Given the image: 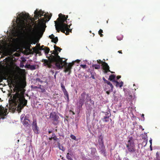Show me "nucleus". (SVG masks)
Masks as SVG:
<instances>
[{"mask_svg": "<svg viewBox=\"0 0 160 160\" xmlns=\"http://www.w3.org/2000/svg\"><path fill=\"white\" fill-rule=\"evenodd\" d=\"M70 138L74 140H76V138L75 136L74 135H73L71 134L70 135Z\"/></svg>", "mask_w": 160, "mask_h": 160, "instance_id": "28", "label": "nucleus"}, {"mask_svg": "<svg viewBox=\"0 0 160 160\" xmlns=\"http://www.w3.org/2000/svg\"><path fill=\"white\" fill-rule=\"evenodd\" d=\"M155 160H160V159H155Z\"/></svg>", "mask_w": 160, "mask_h": 160, "instance_id": "55", "label": "nucleus"}, {"mask_svg": "<svg viewBox=\"0 0 160 160\" xmlns=\"http://www.w3.org/2000/svg\"><path fill=\"white\" fill-rule=\"evenodd\" d=\"M103 32L102 30V29H100L99 31H98V34L99 35H100L101 37H102L103 36V34H102L101 33Z\"/></svg>", "mask_w": 160, "mask_h": 160, "instance_id": "30", "label": "nucleus"}, {"mask_svg": "<svg viewBox=\"0 0 160 160\" xmlns=\"http://www.w3.org/2000/svg\"><path fill=\"white\" fill-rule=\"evenodd\" d=\"M150 147V149H151V150H152V146H151V147Z\"/></svg>", "mask_w": 160, "mask_h": 160, "instance_id": "51", "label": "nucleus"}, {"mask_svg": "<svg viewBox=\"0 0 160 160\" xmlns=\"http://www.w3.org/2000/svg\"><path fill=\"white\" fill-rule=\"evenodd\" d=\"M38 88L41 89V85H40L39 87H38Z\"/></svg>", "mask_w": 160, "mask_h": 160, "instance_id": "49", "label": "nucleus"}, {"mask_svg": "<svg viewBox=\"0 0 160 160\" xmlns=\"http://www.w3.org/2000/svg\"><path fill=\"white\" fill-rule=\"evenodd\" d=\"M95 155H96V149L94 148H92L90 149L86 157L88 158V157H92Z\"/></svg>", "mask_w": 160, "mask_h": 160, "instance_id": "10", "label": "nucleus"}, {"mask_svg": "<svg viewBox=\"0 0 160 160\" xmlns=\"http://www.w3.org/2000/svg\"><path fill=\"white\" fill-rule=\"evenodd\" d=\"M82 159L83 160H99V158L98 156L96 154L92 157H88V158L86 157H83L82 158Z\"/></svg>", "mask_w": 160, "mask_h": 160, "instance_id": "12", "label": "nucleus"}, {"mask_svg": "<svg viewBox=\"0 0 160 160\" xmlns=\"http://www.w3.org/2000/svg\"><path fill=\"white\" fill-rule=\"evenodd\" d=\"M118 52L119 53H122V51H119Z\"/></svg>", "mask_w": 160, "mask_h": 160, "instance_id": "48", "label": "nucleus"}, {"mask_svg": "<svg viewBox=\"0 0 160 160\" xmlns=\"http://www.w3.org/2000/svg\"><path fill=\"white\" fill-rule=\"evenodd\" d=\"M66 157L68 159H71L72 158L70 155L69 153L67 154Z\"/></svg>", "mask_w": 160, "mask_h": 160, "instance_id": "29", "label": "nucleus"}, {"mask_svg": "<svg viewBox=\"0 0 160 160\" xmlns=\"http://www.w3.org/2000/svg\"><path fill=\"white\" fill-rule=\"evenodd\" d=\"M52 139V137L51 138H49V139L50 140H51Z\"/></svg>", "mask_w": 160, "mask_h": 160, "instance_id": "50", "label": "nucleus"}, {"mask_svg": "<svg viewBox=\"0 0 160 160\" xmlns=\"http://www.w3.org/2000/svg\"><path fill=\"white\" fill-rule=\"evenodd\" d=\"M49 38L52 39V41L54 43H56L58 41V38L57 37H55L53 35H49Z\"/></svg>", "mask_w": 160, "mask_h": 160, "instance_id": "17", "label": "nucleus"}, {"mask_svg": "<svg viewBox=\"0 0 160 160\" xmlns=\"http://www.w3.org/2000/svg\"><path fill=\"white\" fill-rule=\"evenodd\" d=\"M107 23H108V21H107Z\"/></svg>", "mask_w": 160, "mask_h": 160, "instance_id": "60", "label": "nucleus"}, {"mask_svg": "<svg viewBox=\"0 0 160 160\" xmlns=\"http://www.w3.org/2000/svg\"><path fill=\"white\" fill-rule=\"evenodd\" d=\"M51 132H51V131H48V132H49V133H51Z\"/></svg>", "mask_w": 160, "mask_h": 160, "instance_id": "54", "label": "nucleus"}, {"mask_svg": "<svg viewBox=\"0 0 160 160\" xmlns=\"http://www.w3.org/2000/svg\"><path fill=\"white\" fill-rule=\"evenodd\" d=\"M122 36H121V37L120 38V39L118 38V37H117V38H118V40H122Z\"/></svg>", "mask_w": 160, "mask_h": 160, "instance_id": "44", "label": "nucleus"}, {"mask_svg": "<svg viewBox=\"0 0 160 160\" xmlns=\"http://www.w3.org/2000/svg\"><path fill=\"white\" fill-rule=\"evenodd\" d=\"M59 148L60 149L62 150V151L64 150V149L62 147L59 146Z\"/></svg>", "mask_w": 160, "mask_h": 160, "instance_id": "40", "label": "nucleus"}, {"mask_svg": "<svg viewBox=\"0 0 160 160\" xmlns=\"http://www.w3.org/2000/svg\"><path fill=\"white\" fill-rule=\"evenodd\" d=\"M45 91V89H43L42 90V92H44Z\"/></svg>", "mask_w": 160, "mask_h": 160, "instance_id": "53", "label": "nucleus"}, {"mask_svg": "<svg viewBox=\"0 0 160 160\" xmlns=\"http://www.w3.org/2000/svg\"><path fill=\"white\" fill-rule=\"evenodd\" d=\"M123 160H128V159L127 158H123Z\"/></svg>", "mask_w": 160, "mask_h": 160, "instance_id": "45", "label": "nucleus"}, {"mask_svg": "<svg viewBox=\"0 0 160 160\" xmlns=\"http://www.w3.org/2000/svg\"><path fill=\"white\" fill-rule=\"evenodd\" d=\"M128 145H134V140L132 137H130L128 138Z\"/></svg>", "mask_w": 160, "mask_h": 160, "instance_id": "18", "label": "nucleus"}, {"mask_svg": "<svg viewBox=\"0 0 160 160\" xmlns=\"http://www.w3.org/2000/svg\"><path fill=\"white\" fill-rule=\"evenodd\" d=\"M117 78V79H119V78H121V76H118Z\"/></svg>", "mask_w": 160, "mask_h": 160, "instance_id": "47", "label": "nucleus"}, {"mask_svg": "<svg viewBox=\"0 0 160 160\" xmlns=\"http://www.w3.org/2000/svg\"><path fill=\"white\" fill-rule=\"evenodd\" d=\"M11 39H12V43H17L18 41V38H12Z\"/></svg>", "mask_w": 160, "mask_h": 160, "instance_id": "25", "label": "nucleus"}, {"mask_svg": "<svg viewBox=\"0 0 160 160\" xmlns=\"http://www.w3.org/2000/svg\"><path fill=\"white\" fill-rule=\"evenodd\" d=\"M111 72L112 73H114V72Z\"/></svg>", "mask_w": 160, "mask_h": 160, "instance_id": "57", "label": "nucleus"}, {"mask_svg": "<svg viewBox=\"0 0 160 160\" xmlns=\"http://www.w3.org/2000/svg\"><path fill=\"white\" fill-rule=\"evenodd\" d=\"M106 82L107 83V84L108 85H109L110 87L111 90L110 91H112L113 86L112 84L110 82H109L107 80H106Z\"/></svg>", "mask_w": 160, "mask_h": 160, "instance_id": "21", "label": "nucleus"}, {"mask_svg": "<svg viewBox=\"0 0 160 160\" xmlns=\"http://www.w3.org/2000/svg\"><path fill=\"white\" fill-rule=\"evenodd\" d=\"M30 68L32 70H34L35 69V67L34 65H31L30 66Z\"/></svg>", "mask_w": 160, "mask_h": 160, "instance_id": "33", "label": "nucleus"}, {"mask_svg": "<svg viewBox=\"0 0 160 160\" xmlns=\"http://www.w3.org/2000/svg\"><path fill=\"white\" fill-rule=\"evenodd\" d=\"M50 118H52L54 121H57L59 118L58 116L56 115L55 112H52L50 113Z\"/></svg>", "mask_w": 160, "mask_h": 160, "instance_id": "14", "label": "nucleus"}, {"mask_svg": "<svg viewBox=\"0 0 160 160\" xmlns=\"http://www.w3.org/2000/svg\"><path fill=\"white\" fill-rule=\"evenodd\" d=\"M36 80L37 81L40 82L41 83H42L43 82L41 80V79L39 78H37Z\"/></svg>", "mask_w": 160, "mask_h": 160, "instance_id": "37", "label": "nucleus"}, {"mask_svg": "<svg viewBox=\"0 0 160 160\" xmlns=\"http://www.w3.org/2000/svg\"><path fill=\"white\" fill-rule=\"evenodd\" d=\"M86 101L88 102V101L90 100V97L89 94H86Z\"/></svg>", "mask_w": 160, "mask_h": 160, "instance_id": "27", "label": "nucleus"}, {"mask_svg": "<svg viewBox=\"0 0 160 160\" xmlns=\"http://www.w3.org/2000/svg\"><path fill=\"white\" fill-rule=\"evenodd\" d=\"M91 74L92 75V76H91V77L93 79H95V77H94V76L93 74H92V72H91Z\"/></svg>", "mask_w": 160, "mask_h": 160, "instance_id": "41", "label": "nucleus"}, {"mask_svg": "<svg viewBox=\"0 0 160 160\" xmlns=\"http://www.w3.org/2000/svg\"><path fill=\"white\" fill-rule=\"evenodd\" d=\"M156 159H160V157L159 156V153L157 152L156 153Z\"/></svg>", "mask_w": 160, "mask_h": 160, "instance_id": "31", "label": "nucleus"}, {"mask_svg": "<svg viewBox=\"0 0 160 160\" xmlns=\"http://www.w3.org/2000/svg\"><path fill=\"white\" fill-rule=\"evenodd\" d=\"M24 116H25L24 114H22L21 115V117H20L21 121H22V120H24V119H23L24 117Z\"/></svg>", "mask_w": 160, "mask_h": 160, "instance_id": "34", "label": "nucleus"}, {"mask_svg": "<svg viewBox=\"0 0 160 160\" xmlns=\"http://www.w3.org/2000/svg\"><path fill=\"white\" fill-rule=\"evenodd\" d=\"M115 77V75H111L109 77V79L110 80H112L114 79Z\"/></svg>", "mask_w": 160, "mask_h": 160, "instance_id": "24", "label": "nucleus"}, {"mask_svg": "<svg viewBox=\"0 0 160 160\" xmlns=\"http://www.w3.org/2000/svg\"><path fill=\"white\" fill-rule=\"evenodd\" d=\"M38 88V87L37 86H32V88L33 89H36V88Z\"/></svg>", "mask_w": 160, "mask_h": 160, "instance_id": "43", "label": "nucleus"}, {"mask_svg": "<svg viewBox=\"0 0 160 160\" xmlns=\"http://www.w3.org/2000/svg\"><path fill=\"white\" fill-rule=\"evenodd\" d=\"M84 61L85 62H87V60H85Z\"/></svg>", "mask_w": 160, "mask_h": 160, "instance_id": "56", "label": "nucleus"}, {"mask_svg": "<svg viewBox=\"0 0 160 160\" xmlns=\"http://www.w3.org/2000/svg\"><path fill=\"white\" fill-rule=\"evenodd\" d=\"M141 117L142 118V121H144L145 120V118L144 117V114H142L141 115Z\"/></svg>", "mask_w": 160, "mask_h": 160, "instance_id": "42", "label": "nucleus"}, {"mask_svg": "<svg viewBox=\"0 0 160 160\" xmlns=\"http://www.w3.org/2000/svg\"><path fill=\"white\" fill-rule=\"evenodd\" d=\"M80 61V60L79 59H77L75 61H72L71 63H70L68 64L66 62L65 65L63 66L65 67L64 72H70L71 71V69L72 68V66L74 64V62H76L77 63H78Z\"/></svg>", "mask_w": 160, "mask_h": 160, "instance_id": "5", "label": "nucleus"}, {"mask_svg": "<svg viewBox=\"0 0 160 160\" xmlns=\"http://www.w3.org/2000/svg\"><path fill=\"white\" fill-rule=\"evenodd\" d=\"M0 99H1V98H0Z\"/></svg>", "mask_w": 160, "mask_h": 160, "instance_id": "61", "label": "nucleus"}, {"mask_svg": "<svg viewBox=\"0 0 160 160\" xmlns=\"http://www.w3.org/2000/svg\"><path fill=\"white\" fill-rule=\"evenodd\" d=\"M103 80H104V81H106V80L105 79V78H103Z\"/></svg>", "mask_w": 160, "mask_h": 160, "instance_id": "52", "label": "nucleus"}, {"mask_svg": "<svg viewBox=\"0 0 160 160\" xmlns=\"http://www.w3.org/2000/svg\"><path fill=\"white\" fill-rule=\"evenodd\" d=\"M139 127H140V128L142 129V130H144V128H142V127L141 126H140Z\"/></svg>", "mask_w": 160, "mask_h": 160, "instance_id": "46", "label": "nucleus"}, {"mask_svg": "<svg viewBox=\"0 0 160 160\" xmlns=\"http://www.w3.org/2000/svg\"><path fill=\"white\" fill-rule=\"evenodd\" d=\"M7 112V109L0 106V118L4 119V117L6 116Z\"/></svg>", "mask_w": 160, "mask_h": 160, "instance_id": "8", "label": "nucleus"}, {"mask_svg": "<svg viewBox=\"0 0 160 160\" xmlns=\"http://www.w3.org/2000/svg\"><path fill=\"white\" fill-rule=\"evenodd\" d=\"M20 67H21V68H22L23 67H22L21 66Z\"/></svg>", "mask_w": 160, "mask_h": 160, "instance_id": "58", "label": "nucleus"}, {"mask_svg": "<svg viewBox=\"0 0 160 160\" xmlns=\"http://www.w3.org/2000/svg\"><path fill=\"white\" fill-rule=\"evenodd\" d=\"M97 62L98 63H102V66L104 70L105 73H106L108 72H110L109 69V66L107 63L105 62H103L102 61L99 59L97 60Z\"/></svg>", "mask_w": 160, "mask_h": 160, "instance_id": "7", "label": "nucleus"}, {"mask_svg": "<svg viewBox=\"0 0 160 160\" xmlns=\"http://www.w3.org/2000/svg\"><path fill=\"white\" fill-rule=\"evenodd\" d=\"M120 160H121V159H120Z\"/></svg>", "mask_w": 160, "mask_h": 160, "instance_id": "62", "label": "nucleus"}, {"mask_svg": "<svg viewBox=\"0 0 160 160\" xmlns=\"http://www.w3.org/2000/svg\"><path fill=\"white\" fill-rule=\"evenodd\" d=\"M127 147L129 151L133 152L135 151V145H127Z\"/></svg>", "mask_w": 160, "mask_h": 160, "instance_id": "16", "label": "nucleus"}, {"mask_svg": "<svg viewBox=\"0 0 160 160\" xmlns=\"http://www.w3.org/2000/svg\"><path fill=\"white\" fill-rule=\"evenodd\" d=\"M152 139L151 138L149 141L150 143V147H151V145H152Z\"/></svg>", "mask_w": 160, "mask_h": 160, "instance_id": "38", "label": "nucleus"}, {"mask_svg": "<svg viewBox=\"0 0 160 160\" xmlns=\"http://www.w3.org/2000/svg\"><path fill=\"white\" fill-rule=\"evenodd\" d=\"M80 66L83 68H86V65L81 64Z\"/></svg>", "mask_w": 160, "mask_h": 160, "instance_id": "36", "label": "nucleus"}, {"mask_svg": "<svg viewBox=\"0 0 160 160\" xmlns=\"http://www.w3.org/2000/svg\"><path fill=\"white\" fill-rule=\"evenodd\" d=\"M23 124L25 126H28L29 125L30 121L25 117L24 119L21 121Z\"/></svg>", "mask_w": 160, "mask_h": 160, "instance_id": "15", "label": "nucleus"}, {"mask_svg": "<svg viewBox=\"0 0 160 160\" xmlns=\"http://www.w3.org/2000/svg\"><path fill=\"white\" fill-rule=\"evenodd\" d=\"M86 93L85 92L82 93L80 97L79 98V102L82 105L84 102L86 101Z\"/></svg>", "mask_w": 160, "mask_h": 160, "instance_id": "9", "label": "nucleus"}, {"mask_svg": "<svg viewBox=\"0 0 160 160\" xmlns=\"http://www.w3.org/2000/svg\"><path fill=\"white\" fill-rule=\"evenodd\" d=\"M14 101L18 105L17 111L19 113L21 109L26 105L27 101L25 99L22 94L16 93L13 97Z\"/></svg>", "mask_w": 160, "mask_h": 160, "instance_id": "4", "label": "nucleus"}, {"mask_svg": "<svg viewBox=\"0 0 160 160\" xmlns=\"http://www.w3.org/2000/svg\"><path fill=\"white\" fill-rule=\"evenodd\" d=\"M3 54L7 56L9 55V53L7 51H5L4 52Z\"/></svg>", "mask_w": 160, "mask_h": 160, "instance_id": "35", "label": "nucleus"}, {"mask_svg": "<svg viewBox=\"0 0 160 160\" xmlns=\"http://www.w3.org/2000/svg\"><path fill=\"white\" fill-rule=\"evenodd\" d=\"M114 81L116 83V87H122V86L123 85V83L122 81H121L120 82H118L115 81Z\"/></svg>", "mask_w": 160, "mask_h": 160, "instance_id": "20", "label": "nucleus"}, {"mask_svg": "<svg viewBox=\"0 0 160 160\" xmlns=\"http://www.w3.org/2000/svg\"><path fill=\"white\" fill-rule=\"evenodd\" d=\"M54 77L55 78V77H56V76L55 75H54Z\"/></svg>", "mask_w": 160, "mask_h": 160, "instance_id": "59", "label": "nucleus"}, {"mask_svg": "<svg viewBox=\"0 0 160 160\" xmlns=\"http://www.w3.org/2000/svg\"><path fill=\"white\" fill-rule=\"evenodd\" d=\"M61 87L62 90V91H63L64 95L67 98L68 101L69 100V96L68 94V93L67 91L66 90V89L65 88V87L63 85V84L62 83H61Z\"/></svg>", "mask_w": 160, "mask_h": 160, "instance_id": "13", "label": "nucleus"}, {"mask_svg": "<svg viewBox=\"0 0 160 160\" xmlns=\"http://www.w3.org/2000/svg\"><path fill=\"white\" fill-rule=\"evenodd\" d=\"M59 17L57 21H54L56 30L58 32H59L60 30L63 33L67 35L69 32H71L72 29H70L72 24L71 21L68 19V16L66 17L65 15L60 13L58 15Z\"/></svg>", "mask_w": 160, "mask_h": 160, "instance_id": "2", "label": "nucleus"}, {"mask_svg": "<svg viewBox=\"0 0 160 160\" xmlns=\"http://www.w3.org/2000/svg\"><path fill=\"white\" fill-rule=\"evenodd\" d=\"M52 139L55 141H56L58 139L54 133H53L52 134Z\"/></svg>", "mask_w": 160, "mask_h": 160, "instance_id": "26", "label": "nucleus"}, {"mask_svg": "<svg viewBox=\"0 0 160 160\" xmlns=\"http://www.w3.org/2000/svg\"><path fill=\"white\" fill-rule=\"evenodd\" d=\"M44 47L43 46H42V47L40 46H38L36 48L34 49V51L36 53L39 54L40 50H43L45 52L46 55L47 56L49 52L50 49L49 48L47 47H44V48H43V47Z\"/></svg>", "mask_w": 160, "mask_h": 160, "instance_id": "6", "label": "nucleus"}, {"mask_svg": "<svg viewBox=\"0 0 160 160\" xmlns=\"http://www.w3.org/2000/svg\"><path fill=\"white\" fill-rule=\"evenodd\" d=\"M108 116H105L103 118V122H108L109 120H111V119L109 118V116H110V113H108Z\"/></svg>", "mask_w": 160, "mask_h": 160, "instance_id": "19", "label": "nucleus"}, {"mask_svg": "<svg viewBox=\"0 0 160 160\" xmlns=\"http://www.w3.org/2000/svg\"><path fill=\"white\" fill-rule=\"evenodd\" d=\"M56 52L52 53V55L48 57V60L44 59L42 62L44 63L45 65L48 67H50V63L52 62H55L56 67L59 69L62 68L66 63L65 61H62V58L58 55L57 51L60 52L61 49L56 46H54Z\"/></svg>", "mask_w": 160, "mask_h": 160, "instance_id": "3", "label": "nucleus"}, {"mask_svg": "<svg viewBox=\"0 0 160 160\" xmlns=\"http://www.w3.org/2000/svg\"><path fill=\"white\" fill-rule=\"evenodd\" d=\"M111 90V88H110L108 90H107L106 91V93L108 94H109V92H110L112 91H110Z\"/></svg>", "mask_w": 160, "mask_h": 160, "instance_id": "39", "label": "nucleus"}, {"mask_svg": "<svg viewBox=\"0 0 160 160\" xmlns=\"http://www.w3.org/2000/svg\"><path fill=\"white\" fill-rule=\"evenodd\" d=\"M34 20L38 19V24L34 30L29 29L26 30V27L32 21L29 14L25 12H18L16 17L13 21V29L15 31L14 35L21 38L23 42L31 41L35 37L41 38L45 31V23L50 19L52 15L49 16L42 10L37 9L34 12Z\"/></svg>", "mask_w": 160, "mask_h": 160, "instance_id": "1", "label": "nucleus"}, {"mask_svg": "<svg viewBox=\"0 0 160 160\" xmlns=\"http://www.w3.org/2000/svg\"><path fill=\"white\" fill-rule=\"evenodd\" d=\"M92 67H94L95 69H99L100 68V65L94 64H93L92 65Z\"/></svg>", "mask_w": 160, "mask_h": 160, "instance_id": "22", "label": "nucleus"}, {"mask_svg": "<svg viewBox=\"0 0 160 160\" xmlns=\"http://www.w3.org/2000/svg\"><path fill=\"white\" fill-rule=\"evenodd\" d=\"M32 128L34 132L36 133H38V128L37 125V122L36 120H34L32 124Z\"/></svg>", "mask_w": 160, "mask_h": 160, "instance_id": "11", "label": "nucleus"}, {"mask_svg": "<svg viewBox=\"0 0 160 160\" xmlns=\"http://www.w3.org/2000/svg\"><path fill=\"white\" fill-rule=\"evenodd\" d=\"M3 79H6V78H4L2 76L1 77H0V82H1L2 81Z\"/></svg>", "mask_w": 160, "mask_h": 160, "instance_id": "32", "label": "nucleus"}, {"mask_svg": "<svg viewBox=\"0 0 160 160\" xmlns=\"http://www.w3.org/2000/svg\"><path fill=\"white\" fill-rule=\"evenodd\" d=\"M98 141L100 143L102 144L103 143V137L102 135H100L99 137Z\"/></svg>", "mask_w": 160, "mask_h": 160, "instance_id": "23", "label": "nucleus"}]
</instances>
